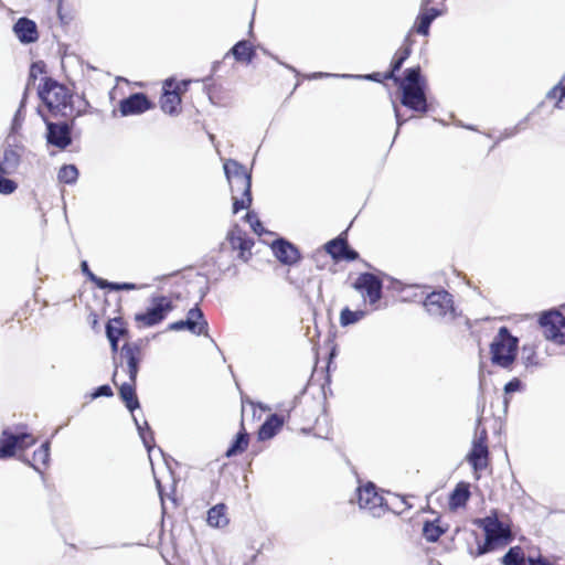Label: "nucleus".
<instances>
[{
  "label": "nucleus",
  "mask_w": 565,
  "mask_h": 565,
  "mask_svg": "<svg viewBox=\"0 0 565 565\" xmlns=\"http://www.w3.org/2000/svg\"><path fill=\"white\" fill-rule=\"evenodd\" d=\"M39 97L54 116L76 118L86 111L88 103L78 95L68 93V89L57 81L45 77L38 90Z\"/></svg>",
  "instance_id": "nucleus-1"
},
{
  "label": "nucleus",
  "mask_w": 565,
  "mask_h": 565,
  "mask_svg": "<svg viewBox=\"0 0 565 565\" xmlns=\"http://www.w3.org/2000/svg\"><path fill=\"white\" fill-rule=\"evenodd\" d=\"M402 90L403 106L417 111L427 113L429 105L426 97L427 82L420 73V67H409L404 72V78L396 83Z\"/></svg>",
  "instance_id": "nucleus-2"
},
{
  "label": "nucleus",
  "mask_w": 565,
  "mask_h": 565,
  "mask_svg": "<svg viewBox=\"0 0 565 565\" xmlns=\"http://www.w3.org/2000/svg\"><path fill=\"white\" fill-rule=\"evenodd\" d=\"M519 339L507 327H501L490 344L492 364L510 369L515 361Z\"/></svg>",
  "instance_id": "nucleus-3"
},
{
  "label": "nucleus",
  "mask_w": 565,
  "mask_h": 565,
  "mask_svg": "<svg viewBox=\"0 0 565 565\" xmlns=\"http://www.w3.org/2000/svg\"><path fill=\"white\" fill-rule=\"evenodd\" d=\"M424 307L428 315L436 320L451 321L456 318L452 295L445 289L427 295Z\"/></svg>",
  "instance_id": "nucleus-4"
},
{
  "label": "nucleus",
  "mask_w": 565,
  "mask_h": 565,
  "mask_svg": "<svg viewBox=\"0 0 565 565\" xmlns=\"http://www.w3.org/2000/svg\"><path fill=\"white\" fill-rule=\"evenodd\" d=\"M477 523L486 533V543L483 546H479L478 554H484L492 550L494 545L507 543L510 540L511 531L509 526L499 521L495 513L479 519Z\"/></svg>",
  "instance_id": "nucleus-5"
},
{
  "label": "nucleus",
  "mask_w": 565,
  "mask_h": 565,
  "mask_svg": "<svg viewBox=\"0 0 565 565\" xmlns=\"http://www.w3.org/2000/svg\"><path fill=\"white\" fill-rule=\"evenodd\" d=\"M39 115L43 118L46 126L45 139L49 146H53L57 149L65 150L73 142L72 138V129L74 126V118L71 122L67 121H58L54 122L49 120L41 111L38 109Z\"/></svg>",
  "instance_id": "nucleus-6"
},
{
  "label": "nucleus",
  "mask_w": 565,
  "mask_h": 565,
  "mask_svg": "<svg viewBox=\"0 0 565 565\" xmlns=\"http://www.w3.org/2000/svg\"><path fill=\"white\" fill-rule=\"evenodd\" d=\"M141 362V344L140 341L137 342H126L119 351L118 356H114L115 367L118 369L119 365L126 363L127 373L129 380L132 382H137V375L139 372V364ZM117 375V370H115L113 374V382L115 383V377Z\"/></svg>",
  "instance_id": "nucleus-7"
},
{
  "label": "nucleus",
  "mask_w": 565,
  "mask_h": 565,
  "mask_svg": "<svg viewBox=\"0 0 565 565\" xmlns=\"http://www.w3.org/2000/svg\"><path fill=\"white\" fill-rule=\"evenodd\" d=\"M173 308L174 306L168 297H152L150 307L145 312L137 313L135 320L142 323L143 327H153L163 321Z\"/></svg>",
  "instance_id": "nucleus-8"
},
{
  "label": "nucleus",
  "mask_w": 565,
  "mask_h": 565,
  "mask_svg": "<svg viewBox=\"0 0 565 565\" xmlns=\"http://www.w3.org/2000/svg\"><path fill=\"white\" fill-rule=\"evenodd\" d=\"M544 337L557 344L565 343V317L556 310L544 312L540 318Z\"/></svg>",
  "instance_id": "nucleus-9"
},
{
  "label": "nucleus",
  "mask_w": 565,
  "mask_h": 565,
  "mask_svg": "<svg viewBox=\"0 0 565 565\" xmlns=\"http://www.w3.org/2000/svg\"><path fill=\"white\" fill-rule=\"evenodd\" d=\"M356 492L360 508L369 510L374 516H380L385 509H391L387 501L377 493L376 487L372 482L358 488Z\"/></svg>",
  "instance_id": "nucleus-10"
},
{
  "label": "nucleus",
  "mask_w": 565,
  "mask_h": 565,
  "mask_svg": "<svg viewBox=\"0 0 565 565\" xmlns=\"http://www.w3.org/2000/svg\"><path fill=\"white\" fill-rule=\"evenodd\" d=\"M209 323L204 317L203 311L196 305L188 311L186 319L179 320L170 323L168 330L181 331L188 330L195 335H207Z\"/></svg>",
  "instance_id": "nucleus-11"
},
{
  "label": "nucleus",
  "mask_w": 565,
  "mask_h": 565,
  "mask_svg": "<svg viewBox=\"0 0 565 565\" xmlns=\"http://www.w3.org/2000/svg\"><path fill=\"white\" fill-rule=\"evenodd\" d=\"M353 288L363 292L370 305H375L382 298L383 281L372 273H362L353 282Z\"/></svg>",
  "instance_id": "nucleus-12"
},
{
  "label": "nucleus",
  "mask_w": 565,
  "mask_h": 565,
  "mask_svg": "<svg viewBox=\"0 0 565 565\" xmlns=\"http://www.w3.org/2000/svg\"><path fill=\"white\" fill-rule=\"evenodd\" d=\"M34 443V438L26 433L13 434L3 430L0 439V459L13 457L18 448L29 447Z\"/></svg>",
  "instance_id": "nucleus-13"
},
{
  "label": "nucleus",
  "mask_w": 565,
  "mask_h": 565,
  "mask_svg": "<svg viewBox=\"0 0 565 565\" xmlns=\"http://www.w3.org/2000/svg\"><path fill=\"white\" fill-rule=\"evenodd\" d=\"M226 239L228 241L232 249L238 250V258L243 262H248L252 257V247L254 239L237 224H235L227 233Z\"/></svg>",
  "instance_id": "nucleus-14"
},
{
  "label": "nucleus",
  "mask_w": 565,
  "mask_h": 565,
  "mask_svg": "<svg viewBox=\"0 0 565 565\" xmlns=\"http://www.w3.org/2000/svg\"><path fill=\"white\" fill-rule=\"evenodd\" d=\"M152 107V103L143 93H135L120 100L119 111L121 116L139 115Z\"/></svg>",
  "instance_id": "nucleus-15"
},
{
  "label": "nucleus",
  "mask_w": 565,
  "mask_h": 565,
  "mask_svg": "<svg viewBox=\"0 0 565 565\" xmlns=\"http://www.w3.org/2000/svg\"><path fill=\"white\" fill-rule=\"evenodd\" d=\"M271 249L275 257L284 265H295L301 257L299 249L285 238L274 241Z\"/></svg>",
  "instance_id": "nucleus-16"
},
{
  "label": "nucleus",
  "mask_w": 565,
  "mask_h": 565,
  "mask_svg": "<svg viewBox=\"0 0 565 565\" xmlns=\"http://www.w3.org/2000/svg\"><path fill=\"white\" fill-rule=\"evenodd\" d=\"M174 85L173 79H167L163 85V94L160 98V105L163 113L169 115H177L180 111L181 97L179 87Z\"/></svg>",
  "instance_id": "nucleus-17"
},
{
  "label": "nucleus",
  "mask_w": 565,
  "mask_h": 565,
  "mask_svg": "<svg viewBox=\"0 0 565 565\" xmlns=\"http://www.w3.org/2000/svg\"><path fill=\"white\" fill-rule=\"evenodd\" d=\"M13 33L22 44H31L39 40L36 23L25 17L18 19L13 24Z\"/></svg>",
  "instance_id": "nucleus-18"
},
{
  "label": "nucleus",
  "mask_w": 565,
  "mask_h": 565,
  "mask_svg": "<svg viewBox=\"0 0 565 565\" xmlns=\"http://www.w3.org/2000/svg\"><path fill=\"white\" fill-rule=\"evenodd\" d=\"M22 150V147H6L3 156L0 158V172L2 174H12L18 170L21 163Z\"/></svg>",
  "instance_id": "nucleus-19"
},
{
  "label": "nucleus",
  "mask_w": 565,
  "mask_h": 565,
  "mask_svg": "<svg viewBox=\"0 0 565 565\" xmlns=\"http://www.w3.org/2000/svg\"><path fill=\"white\" fill-rule=\"evenodd\" d=\"M488 456L489 450L487 445H481V443H472V448L467 457L468 462L472 466V468L478 470H483L488 466Z\"/></svg>",
  "instance_id": "nucleus-20"
},
{
  "label": "nucleus",
  "mask_w": 565,
  "mask_h": 565,
  "mask_svg": "<svg viewBox=\"0 0 565 565\" xmlns=\"http://www.w3.org/2000/svg\"><path fill=\"white\" fill-rule=\"evenodd\" d=\"M284 425V418L277 414L269 415L258 430L259 440L273 438Z\"/></svg>",
  "instance_id": "nucleus-21"
},
{
  "label": "nucleus",
  "mask_w": 565,
  "mask_h": 565,
  "mask_svg": "<svg viewBox=\"0 0 565 565\" xmlns=\"http://www.w3.org/2000/svg\"><path fill=\"white\" fill-rule=\"evenodd\" d=\"M230 54H232L237 62H245L248 64L254 60L256 52L248 41L241 40L230 50L226 56Z\"/></svg>",
  "instance_id": "nucleus-22"
},
{
  "label": "nucleus",
  "mask_w": 565,
  "mask_h": 565,
  "mask_svg": "<svg viewBox=\"0 0 565 565\" xmlns=\"http://www.w3.org/2000/svg\"><path fill=\"white\" fill-rule=\"evenodd\" d=\"M34 470L43 473L50 461V441L43 443L39 449L33 452L32 461L24 459Z\"/></svg>",
  "instance_id": "nucleus-23"
},
{
  "label": "nucleus",
  "mask_w": 565,
  "mask_h": 565,
  "mask_svg": "<svg viewBox=\"0 0 565 565\" xmlns=\"http://www.w3.org/2000/svg\"><path fill=\"white\" fill-rule=\"evenodd\" d=\"M136 383L129 380L127 383H122L119 387V395L126 407L132 413L135 409L140 407L137 394Z\"/></svg>",
  "instance_id": "nucleus-24"
},
{
  "label": "nucleus",
  "mask_w": 565,
  "mask_h": 565,
  "mask_svg": "<svg viewBox=\"0 0 565 565\" xmlns=\"http://www.w3.org/2000/svg\"><path fill=\"white\" fill-rule=\"evenodd\" d=\"M411 53L412 50L408 46L399 47L391 62V71L384 74V78L393 79L395 83L402 81L403 78L396 76L395 73L402 68L404 62L409 57Z\"/></svg>",
  "instance_id": "nucleus-25"
},
{
  "label": "nucleus",
  "mask_w": 565,
  "mask_h": 565,
  "mask_svg": "<svg viewBox=\"0 0 565 565\" xmlns=\"http://www.w3.org/2000/svg\"><path fill=\"white\" fill-rule=\"evenodd\" d=\"M337 245L340 246V249L341 250L340 253L343 252L342 255H333V259L334 260H348V262H353V260H356L359 258V253L351 248L350 245L348 244V241L345 237H342V235L333 238L330 241V247H337Z\"/></svg>",
  "instance_id": "nucleus-26"
},
{
  "label": "nucleus",
  "mask_w": 565,
  "mask_h": 565,
  "mask_svg": "<svg viewBox=\"0 0 565 565\" xmlns=\"http://www.w3.org/2000/svg\"><path fill=\"white\" fill-rule=\"evenodd\" d=\"M207 524L213 527H224L228 524L230 520L226 515V505L224 503H218L212 507L207 511Z\"/></svg>",
  "instance_id": "nucleus-27"
},
{
  "label": "nucleus",
  "mask_w": 565,
  "mask_h": 565,
  "mask_svg": "<svg viewBox=\"0 0 565 565\" xmlns=\"http://www.w3.org/2000/svg\"><path fill=\"white\" fill-rule=\"evenodd\" d=\"M470 498L469 484L459 482L449 497V505L452 509L465 507Z\"/></svg>",
  "instance_id": "nucleus-28"
},
{
  "label": "nucleus",
  "mask_w": 565,
  "mask_h": 565,
  "mask_svg": "<svg viewBox=\"0 0 565 565\" xmlns=\"http://www.w3.org/2000/svg\"><path fill=\"white\" fill-rule=\"evenodd\" d=\"M248 443L249 436L246 433L244 426L242 425V429L236 434L235 439L226 450L225 456L231 458L244 452L248 446Z\"/></svg>",
  "instance_id": "nucleus-29"
},
{
  "label": "nucleus",
  "mask_w": 565,
  "mask_h": 565,
  "mask_svg": "<svg viewBox=\"0 0 565 565\" xmlns=\"http://www.w3.org/2000/svg\"><path fill=\"white\" fill-rule=\"evenodd\" d=\"M134 423L137 427L140 438L148 451L154 445L153 431L151 430L149 424L145 420L143 424H140L135 415H132Z\"/></svg>",
  "instance_id": "nucleus-30"
},
{
  "label": "nucleus",
  "mask_w": 565,
  "mask_h": 565,
  "mask_svg": "<svg viewBox=\"0 0 565 565\" xmlns=\"http://www.w3.org/2000/svg\"><path fill=\"white\" fill-rule=\"evenodd\" d=\"M324 77H342V78H363L367 81L381 82L382 75L381 73H372L367 75H352V74H331L318 72L308 76V78H324ZM384 78V75H383Z\"/></svg>",
  "instance_id": "nucleus-31"
},
{
  "label": "nucleus",
  "mask_w": 565,
  "mask_h": 565,
  "mask_svg": "<svg viewBox=\"0 0 565 565\" xmlns=\"http://www.w3.org/2000/svg\"><path fill=\"white\" fill-rule=\"evenodd\" d=\"M224 172H225L227 181H230L231 179L233 180V179L241 178V175L250 174V172L247 171L245 166H243L242 163H239L238 161L233 160V159H228L224 163Z\"/></svg>",
  "instance_id": "nucleus-32"
},
{
  "label": "nucleus",
  "mask_w": 565,
  "mask_h": 565,
  "mask_svg": "<svg viewBox=\"0 0 565 565\" xmlns=\"http://www.w3.org/2000/svg\"><path fill=\"white\" fill-rule=\"evenodd\" d=\"M231 191L233 194L242 193V194H252V175H241L237 179H231L228 181Z\"/></svg>",
  "instance_id": "nucleus-33"
},
{
  "label": "nucleus",
  "mask_w": 565,
  "mask_h": 565,
  "mask_svg": "<svg viewBox=\"0 0 565 565\" xmlns=\"http://www.w3.org/2000/svg\"><path fill=\"white\" fill-rule=\"evenodd\" d=\"M60 182L73 184L78 178V170L74 164H64L57 173Z\"/></svg>",
  "instance_id": "nucleus-34"
},
{
  "label": "nucleus",
  "mask_w": 565,
  "mask_h": 565,
  "mask_svg": "<svg viewBox=\"0 0 565 565\" xmlns=\"http://www.w3.org/2000/svg\"><path fill=\"white\" fill-rule=\"evenodd\" d=\"M503 565H525L524 554L519 546L511 547L502 557Z\"/></svg>",
  "instance_id": "nucleus-35"
},
{
  "label": "nucleus",
  "mask_w": 565,
  "mask_h": 565,
  "mask_svg": "<svg viewBox=\"0 0 565 565\" xmlns=\"http://www.w3.org/2000/svg\"><path fill=\"white\" fill-rule=\"evenodd\" d=\"M445 530L437 525L435 522L426 521L423 526V535L428 542H437L444 534Z\"/></svg>",
  "instance_id": "nucleus-36"
},
{
  "label": "nucleus",
  "mask_w": 565,
  "mask_h": 565,
  "mask_svg": "<svg viewBox=\"0 0 565 565\" xmlns=\"http://www.w3.org/2000/svg\"><path fill=\"white\" fill-rule=\"evenodd\" d=\"M109 330L113 331L116 340H119L121 337L128 335V330L124 327L122 318H114L110 319L106 323V335L109 338Z\"/></svg>",
  "instance_id": "nucleus-37"
},
{
  "label": "nucleus",
  "mask_w": 565,
  "mask_h": 565,
  "mask_svg": "<svg viewBox=\"0 0 565 565\" xmlns=\"http://www.w3.org/2000/svg\"><path fill=\"white\" fill-rule=\"evenodd\" d=\"M365 317V312L362 310L352 311L349 308L342 309L340 313V323L342 327L353 324Z\"/></svg>",
  "instance_id": "nucleus-38"
},
{
  "label": "nucleus",
  "mask_w": 565,
  "mask_h": 565,
  "mask_svg": "<svg viewBox=\"0 0 565 565\" xmlns=\"http://www.w3.org/2000/svg\"><path fill=\"white\" fill-rule=\"evenodd\" d=\"M521 359H522L523 364L526 367H529V366H537L539 365L536 350H535V347L532 345V344H524L522 347Z\"/></svg>",
  "instance_id": "nucleus-39"
},
{
  "label": "nucleus",
  "mask_w": 565,
  "mask_h": 565,
  "mask_svg": "<svg viewBox=\"0 0 565 565\" xmlns=\"http://www.w3.org/2000/svg\"><path fill=\"white\" fill-rule=\"evenodd\" d=\"M45 73V64L42 61L33 62L30 66L29 78L26 87L29 89L30 85H33L36 81L38 76Z\"/></svg>",
  "instance_id": "nucleus-40"
},
{
  "label": "nucleus",
  "mask_w": 565,
  "mask_h": 565,
  "mask_svg": "<svg viewBox=\"0 0 565 565\" xmlns=\"http://www.w3.org/2000/svg\"><path fill=\"white\" fill-rule=\"evenodd\" d=\"M547 98H556L557 104L565 99V74L562 76L561 81L547 93Z\"/></svg>",
  "instance_id": "nucleus-41"
},
{
  "label": "nucleus",
  "mask_w": 565,
  "mask_h": 565,
  "mask_svg": "<svg viewBox=\"0 0 565 565\" xmlns=\"http://www.w3.org/2000/svg\"><path fill=\"white\" fill-rule=\"evenodd\" d=\"M418 24L416 26V32L422 35H428L429 28L431 22L434 21V15L428 17L424 12H422L417 18Z\"/></svg>",
  "instance_id": "nucleus-42"
},
{
  "label": "nucleus",
  "mask_w": 565,
  "mask_h": 565,
  "mask_svg": "<svg viewBox=\"0 0 565 565\" xmlns=\"http://www.w3.org/2000/svg\"><path fill=\"white\" fill-rule=\"evenodd\" d=\"M26 98H28V88L24 89L22 99L20 102V106H19V108H18V110H17L14 117H13V120H12V130L13 131H17L22 126V122H23V119H24V117L22 116V109L25 106Z\"/></svg>",
  "instance_id": "nucleus-43"
},
{
  "label": "nucleus",
  "mask_w": 565,
  "mask_h": 565,
  "mask_svg": "<svg viewBox=\"0 0 565 565\" xmlns=\"http://www.w3.org/2000/svg\"><path fill=\"white\" fill-rule=\"evenodd\" d=\"M252 204V194H242L238 199L236 194H233V213L236 214L243 209H248Z\"/></svg>",
  "instance_id": "nucleus-44"
},
{
  "label": "nucleus",
  "mask_w": 565,
  "mask_h": 565,
  "mask_svg": "<svg viewBox=\"0 0 565 565\" xmlns=\"http://www.w3.org/2000/svg\"><path fill=\"white\" fill-rule=\"evenodd\" d=\"M245 220L256 234L262 235L265 232L262 222L259 221L257 214L254 211L247 212L245 215Z\"/></svg>",
  "instance_id": "nucleus-45"
},
{
  "label": "nucleus",
  "mask_w": 565,
  "mask_h": 565,
  "mask_svg": "<svg viewBox=\"0 0 565 565\" xmlns=\"http://www.w3.org/2000/svg\"><path fill=\"white\" fill-rule=\"evenodd\" d=\"M3 175L4 174L0 172V193L8 195L17 190L18 184L13 180L4 178Z\"/></svg>",
  "instance_id": "nucleus-46"
},
{
  "label": "nucleus",
  "mask_w": 565,
  "mask_h": 565,
  "mask_svg": "<svg viewBox=\"0 0 565 565\" xmlns=\"http://www.w3.org/2000/svg\"><path fill=\"white\" fill-rule=\"evenodd\" d=\"M113 394L114 393H113L111 387L108 384H104V385L98 386L92 393V398H98V397H102V396L110 397V396H113Z\"/></svg>",
  "instance_id": "nucleus-47"
},
{
  "label": "nucleus",
  "mask_w": 565,
  "mask_h": 565,
  "mask_svg": "<svg viewBox=\"0 0 565 565\" xmlns=\"http://www.w3.org/2000/svg\"><path fill=\"white\" fill-rule=\"evenodd\" d=\"M522 382L519 379L514 377L504 385V393L511 394L518 392L522 388Z\"/></svg>",
  "instance_id": "nucleus-48"
},
{
  "label": "nucleus",
  "mask_w": 565,
  "mask_h": 565,
  "mask_svg": "<svg viewBox=\"0 0 565 565\" xmlns=\"http://www.w3.org/2000/svg\"><path fill=\"white\" fill-rule=\"evenodd\" d=\"M90 281H93L100 289H110L111 281L103 279L95 274H90Z\"/></svg>",
  "instance_id": "nucleus-49"
},
{
  "label": "nucleus",
  "mask_w": 565,
  "mask_h": 565,
  "mask_svg": "<svg viewBox=\"0 0 565 565\" xmlns=\"http://www.w3.org/2000/svg\"><path fill=\"white\" fill-rule=\"evenodd\" d=\"M137 286L132 282H111L110 290H135Z\"/></svg>",
  "instance_id": "nucleus-50"
},
{
  "label": "nucleus",
  "mask_w": 565,
  "mask_h": 565,
  "mask_svg": "<svg viewBox=\"0 0 565 565\" xmlns=\"http://www.w3.org/2000/svg\"><path fill=\"white\" fill-rule=\"evenodd\" d=\"M109 343H110V348H111V352L114 353V356H118L119 355V340H116V337L114 335L113 331L109 330V338H107Z\"/></svg>",
  "instance_id": "nucleus-51"
},
{
  "label": "nucleus",
  "mask_w": 565,
  "mask_h": 565,
  "mask_svg": "<svg viewBox=\"0 0 565 565\" xmlns=\"http://www.w3.org/2000/svg\"><path fill=\"white\" fill-rule=\"evenodd\" d=\"M394 106V114H395V119H396V125H397V129H396V132H395V137L398 135L399 132V128L408 120V119H403L402 116H401V113H399V109L398 107L393 104Z\"/></svg>",
  "instance_id": "nucleus-52"
},
{
  "label": "nucleus",
  "mask_w": 565,
  "mask_h": 565,
  "mask_svg": "<svg viewBox=\"0 0 565 565\" xmlns=\"http://www.w3.org/2000/svg\"><path fill=\"white\" fill-rule=\"evenodd\" d=\"M477 437L475 438L473 443H481V445H487V438H488V435H487V430L486 428H482L481 430H479L477 433Z\"/></svg>",
  "instance_id": "nucleus-53"
},
{
  "label": "nucleus",
  "mask_w": 565,
  "mask_h": 565,
  "mask_svg": "<svg viewBox=\"0 0 565 565\" xmlns=\"http://www.w3.org/2000/svg\"><path fill=\"white\" fill-rule=\"evenodd\" d=\"M529 565H553L546 558L540 556L537 558H529Z\"/></svg>",
  "instance_id": "nucleus-54"
},
{
  "label": "nucleus",
  "mask_w": 565,
  "mask_h": 565,
  "mask_svg": "<svg viewBox=\"0 0 565 565\" xmlns=\"http://www.w3.org/2000/svg\"><path fill=\"white\" fill-rule=\"evenodd\" d=\"M324 248L327 250L328 254H330V256L333 258V255H342V253H339L340 250V246L337 245V247H330V241L324 245Z\"/></svg>",
  "instance_id": "nucleus-55"
},
{
  "label": "nucleus",
  "mask_w": 565,
  "mask_h": 565,
  "mask_svg": "<svg viewBox=\"0 0 565 565\" xmlns=\"http://www.w3.org/2000/svg\"><path fill=\"white\" fill-rule=\"evenodd\" d=\"M395 499L399 503V504H397V508H399V509L397 510L395 508L390 507L391 508L390 510L395 512V513H402L406 509V501L404 499H402V498H398V497H396Z\"/></svg>",
  "instance_id": "nucleus-56"
},
{
  "label": "nucleus",
  "mask_w": 565,
  "mask_h": 565,
  "mask_svg": "<svg viewBox=\"0 0 565 565\" xmlns=\"http://www.w3.org/2000/svg\"><path fill=\"white\" fill-rule=\"evenodd\" d=\"M81 269H82L83 274H85L87 276V278L90 280V277H92L90 274H93V273L90 271L86 260H83L81 263Z\"/></svg>",
  "instance_id": "nucleus-57"
},
{
  "label": "nucleus",
  "mask_w": 565,
  "mask_h": 565,
  "mask_svg": "<svg viewBox=\"0 0 565 565\" xmlns=\"http://www.w3.org/2000/svg\"><path fill=\"white\" fill-rule=\"evenodd\" d=\"M413 44H414V40L412 39L411 33H408V34L405 36V39H404L403 44H402V46H401V47H406V46H408V47L412 50V45H413Z\"/></svg>",
  "instance_id": "nucleus-58"
},
{
  "label": "nucleus",
  "mask_w": 565,
  "mask_h": 565,
  "mask_svg": "<svg viewBox=\"0 0 565 565\" xmlns=\"http://www.w3.org/2000/svg\"><path fill=\"white\" fill-rule=\"evenodd\" d=\"M424 13L427 14L428 17L434 15V20H435L440 14V11L436 8H430V9H427Z\"/></svg>",
  "instance_id": "nucleus-59"
},
{
  "label": "nucleus",
  "mask_w": 565,
  "mask_h": 565,
  "mask_svg": "<svg viewBox=\"0 0 565 565\" xmlns=\"http://www.w3.org/2000/svg\"><path fill=\"white\" fill-rule=\"evenodd\" d=\"M157 487H158V490H159V494H160V497L162 498L161 483H160V481H158V480H157Z\"/></svg>",
  "instance_id": "nucleus-60"
},
{
  "label": "nucleus",
  "mask_w": 565,
  "mask_h": 565,
  "mask_svg": "<svg viewBox=\"0 0 565 565\" xmlns=\"http://www.w3.org/2000/svg\"><path fill=\"white\" fill-rule=\"evenodd\" d=\"M431 0H422V4L425 7L428 6Z\"/></svg>",
  "instance_id": "nucleus-61"
},
{
  "label": "nucleus",
  "mask_w": 565,
  "mask_h": 565,
  "mask_svg": "<svg viewBox=\"0 0 565 565\" xmlns=\"http://www.w3.org/2000/svg\"><path fill=\"white\" fill-rule=\"evenodd\" d=\"M93 326L95 327L97 324V316L94 315V318L92 319Z\"/></svg>",
  "instance_id": "nucleus-62"
},
{
  "label": "nucleus",
  "mask_w": 565,
  "mask_h": 565,
  "mask_svg": "<svg viewBox=\"0 0 565 565\" xmlns=\"http://www.w3.org/2000/svg\"><path fill=\"white\" fill-rule=\"evenodd\" d=\"M286 67H288L289 70L295 71V68L292 66L286 65Z\"/></svg>",
  "instance_id": "nucleus-63"
}]
</instances>
